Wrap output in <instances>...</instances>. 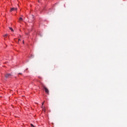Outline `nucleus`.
I'll return each mask as SVG.
<instances>
[{"label":"nucleus","instance_id":"9","mask_svg":"<svg viewBox=\"0 0 127 127\" xmlns=\"http://www.w3.org/2000/svg\"><path fill=\"white\" fill-rule=\"evenodd\" d=\"M43 105H44V102L42 103V107H43Z\"/></svg>","mask_w":127,"mask_h":127},{"label":"nucleus","instance_id":"6","mask_svg":"<svg viewBox=\"0 0 127 127\" xmlns=\"http://www.w3.org/2000/svg\"><path fill=\"white\" fill-rule=\"evenodd\" d=\"M9 28L10 30H11V31L13 32V29H12V28H11V27H9Z\"/></svg>","mask_w":127,"mask_h":127},{"label":"nucleus","instance_id":"1","mask_svg":"<svg viewBox=\"0 0 127 127\" xmlns=\"http://www.w3.org/2000/svg\"><path fill=\"white\" fill-rule=\"evenodd\" d=\"M42 86L43 89H44L45 92L47 94H48V95H49V90H48V89L46 88V87H45V85H44V84H42Z\"/></svg>","mask_w":127,"mask_h":127},{"label":"nucleus","instance_id":"3","mask_svg":"<svg viewBox=\"0 0 127 127\" xmlns=\"http://www.w3.org/2000/svg\"><path fill=\"white\" fill-rule=\"evenodd\" d=\"M11 76V74L9 73H7L5 75V78H9V77H10Z\"/></svg>","mask_w":127,"mask_h":127},{"label":"nucleus","instance_id":"8","mask_svg":"<svg viewBox=\"0 0 127 127\" xmlns=\"http://www.w3.org/2000/svg\"><path fill=\"white\" fill-rule=\"evenodd\" d=\"M31 127H34V126L33 124H31Z\"/></svg>","mask_w":127,"mask_h":127},{"label":"nucleus","instance_id":"4","mask_svg":"<svg viewBox=\"0 0 127 127\" xmlns=\"http://www.w3.org/2000/svg\"><path fill=\"white\" fill-rule=\"evenodd\" d=\"M42 111H43V112H44V113H45V111H46L45 107H44V106H42Z\"/></svg>","mask_w":127,"mask_h":127},{"label":"nucleus","instance_id":"11","mask_svg":"<svg viewBox=\"0 0 127 127\" xmlns=\"http://www.w3.org/2000/svg\"><path fill=\"white\" fill-rule=\"evenodd\" d=\"M39 78L40 79H41V77H39Z\"/></svg>","mask_w":127,"mask_h":127},{"label":"nucleus","instance_id":"2","mask_svg":"<svg viewBox=\"0 0 127 127\" xmlns=\"http://www.w3.org/2000/svg\"><path fill=\"white\" fill-rule=\"evenodd\" d=\"M17 10V8L13 7L10 9V12H11V11H16Z\"/></svg>","mask_w":127,"mask_h":127},{"label":"nucleus","instance_id":"5","mask_svg":"<svg viewBox=\"0 0 127 127\" xmlns=\"http://www.w3.org/2000/svg\"><path fill=\"white\" fill-rule=\"evenodd\" d=\"M22 20H23V19H22V17H20L19 19V22H21V21H22Z\"/></svg>","mask_w":127,"mask_h":127},{"label":"nucleus","instance_id":"13","mask_svg":"<svg viewBox=\"0 0 127 127\" xmlns=\"http://www.w3.org/2000/svg\"><path fill=\"white\" fill-rule=\"evenodd\" d=\"M18 40H19H19H20V39H19Z\"/></svg>","mask_w":127,"mask_h":127},{"label":"nucleus","instance_id":"12","mask_svg":"<svg viewBox=\"0 0 127 127\" xmlns=\"http://www.w3.org/2000/svg\"><path fill=\"white\" fill-rule=\"evenodd\" d=\"M26 35H28V33H27Z\"/></svg>","mask_w":127,"mask_h":127},{"label":"nucleus","instance_id":"7","mask_svg":"<svg viewBox=\"0 0 127 127\" xmlns=\"http://www.w3.org/2000/svg\"><path fill=\"white\" fill-rule=\"evenodd\" d=\"M7 34H5V35H3V36L4 37H5V36H7Z\"/></svg>","mask_w":127,"mask_h":127},{"label":"nucleus","instance_id":"10","mask_svg":"<svg viewBox=\"0 0 127 127\" xmlns=\"http://www.w3.org/2000/svg\"><path fill=\"white\" fill-rule=\"evenodd\" d=\"M23 44H24V41H23Z\"/></svg>","mask_w":127,"mask_h":127},{"label":"nucleus","instance_id":"14","mask_svg":"<svg viewBox=\"0 0 127 127\" xmlns=\"http://www.w3.org/2000/svg\"><path fill=\"white\" fill-rule=\"evenodd\" d=\"M19 74H20L21 75V73H19Z\"/></svg>","mask_w":127,"mask_h":127}]
</instances>
